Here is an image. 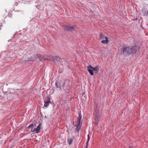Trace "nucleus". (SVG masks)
<instances>
[{
    "mask_svg": "<svg viewBox=\"0 0 148 148\" xmlns=\"http://www.w3.org/2000/svg\"><path fill=\"white\" fill-rule=\"evenodd\" d=\"M139 48V46L136 45L134 46L133 48H130V47L124 46V47L122 48L121 51L124 55L128 56L135 53L136 52V51Z\"/></svg>",
    "mask_w": 148,
    "mask_h": 148,
    "instance_id": "f257e3e1",
    "label": "nucleus"
},
{
    "mask_svg": "<svg viewBox=\"0 0 148 148\" xmlns=\"http://www.w3.org/2000/svg\"><path fill=\"white\" fill-rule=\"evenodd\" d=\"M87 70L91 75H93V71L95 73H97L99 71V68L98 66H97L95 67H93L90 65L87 66Z\"/></svg>",
    "mask_w": 148,
    "mask_h": 148,
    "instance_id": "f03ea898",
    "label": "nucleus"
},
{
    "mask_svg": "<svg viewBox=\"0 0 148 148\" xmlns=\"http://www.w3.org/2000/svg\"><path fill=\"white\" fill-rule=\"evenodd\" d=\"M99 39L100 40H102L101 42L103 44H107L108 42V39L107 37L103 34L100 33L99 36Z\"/></svg>",
    "mask_w": 148,
    "mask_h": 148,
    "instance_id": "7ed1b4c3",
    "label": "nucleus"
},
{
    "mask_svg": "<svg viewBox=\"0 0 148 148\" xmlns=\"http://www.w3.org/2000/svg\"><path fill=\"white\" fill-rule=\"evenodd\" d=\"M47 59L49 61L51 60L53 61L56 63L60 62L62 60L61 59L60 57L57 56H51V57H50Z\"/></svg>",
    "mask_w": 148,
    "mask_h": 148,
    "instance_id": "20e7f679",
    "label": "nucleus"
},
{
    "mask_svg": "<svg viewBox=\"0 0 148 148\" xmlns=\"http://www.w3.org/2000/svg\"><path fill=\"white\" fill-rule=\"evenodd\" d=\"M82 115L80 113L79 114L77 118V121L76 126L77 127V130L78 131L80 128V121L82 118Z\"/></svg>",
    "mask_w": 148,
    "mask_h": 148,
    "instance_id": "39448f33",
    "label": "nucleus"
},
{
    "mask_svg": "<svg viewBox=\"0 0 148 148\" xmlns=\"http://www.w3.org/2000/svg\"><path fill=\"white\" fill-rule=\"evenodd\" d=\"M41 124L40 123L37 126V127L35 128H34L32 132H34L36 133H39L41 130L40 126Z\"/></svg>",
    "mask_w": 148,
    "mask_h": 148,
    "instance_id": "423d86ee",
    "label": "nucleus"
},
{
    "mask_svg": "<svg viewBox=\"0 0 148 148\" xmlns=\"http://www.w3.org/2000/svg\"><path fill=\"white\" fill-rule=\"evenodd\" d=\"M63 27L64 29L67 31L73 29L75 28V27L73 26H68L66 25H63Z\"/></svg>",
    "mask_w": 148,
    "mask_h": 148,
    "instance_id": "0eeeda50",
    "label": "nucleus"
},
{
    "mask_svg": "<svg viewBox=\"0 0 148 148\" xmlns=\"http://www.w3.org/2000/svg\"><path fill=\"white\" fill-rule=\"evenodd\" d=\"M50 103V98L49 97H48L47 98V100L46 101H45L44 106L45 107H47L49 106V104Z\"/></svg>",
    "mask_w": 148,
    "mask_h": 148,
    "instance_id": "6e6552de",
    "label": "nucleus"
},
{
    "mask_svg": "<svg viewBox=\"0 0 148 148\" xmlns=\"http://www.w3.org/2000/svg\"><path fill=\"white\" fill-rule=\"evenodd\" d=\"M73 140L72 138H69L68 140V143L69 145H71L72 143Z\"/></svg>",
    "mask_w": 148,
    "mask_h": 148,
    "instance_id": "1a4fd4ad",
    "label": "nucleus"
},
{
    "mask_svg": "<svg viewBox=\"0 0 148 148\" xmlns=\"http://www.w3.org/2000/svg\"><path fill=\"white\" fill-rule=\"evenodd\" d=\"M36 126V125L35 124L32 123V124L28 126V127H35Z\"/></svg>",
    "mask_w": 148,
    "mask_h": 148,
    "instance_id": "9d476101",
    "label": "nucleus"
},
{
    "mask_svg": "<svg viewBox=\"0 0 148 148\" xmlns=\"http://www.w3.org/2000/svg\"><path fill=\"white\" fill-rule=\"evenodd\" d=\"M87 136H88L87 142V143L86 145V148H87L88 147V142L89 139H90V137H89V135L88 134V135Z\"/></svg>",
    "mask_w": 148,
    "mask_h": 148,
    "instance_id": "9b49d317",
    "label": "nucleus"
},
{
    "mask_svg": "<svg viewBox=\"0 0 148 148\" xmlns=\"http://www.w3.org/2000/svg\"><path fill=\"white\" fill-rule=\"evenodd\" d=\"M129 148H132V147H130Z\"/></svg>",
    "mask_w": 148,
    "mask_h": 148,
    "instance_id": "f8f14e48",
    "label": "nucleus"
}]
</instances>
